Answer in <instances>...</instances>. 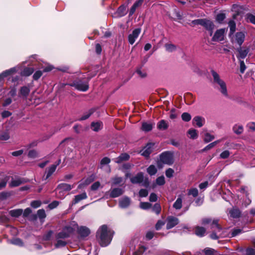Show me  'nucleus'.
<instances>
[{
    "mask_svg": "<svg viewBox=\"0 0 255 255\" xmlns=\"http://www.w3.org/2000/svg\"><path fill=\"white\" fill-rule=\"evenodd\" d=\"M113 235V232L108 229L106 225L101 227L97 232V238L100 245L106 247L111 243Z\"/></svg>",
    "mask_w": 255,
    "mask_h": 255,
    "instance_id": "obj_1",
    "label": "nucleus"
},
{
    "mask_svg": "<svg viewBox=\"0 0 255 255\" xmlns=\"http://www.w3.org/2000/svg\"><path fill=\"white\" fill-rule=\"evenodd\" d=\"M211 74L213 78V83L216 88L223 96L228 97L229 95L225 82L221 78L219 75L214 70L211 71Z\"/></svg>",
    "mask_w": 255,
    "mask_h": 255,
    "instance_id": "obj_2",
    "label": "nucleus"
},
{
    "mask_svg": "<svg viewBox=\"0 0 255 255\" xmlns=\"http://www.w3.org/2000/svg\"><path fill=\"white\" fill-rule=\"evenodd\" d=\"M74 229H75V228H72L71 227H66L57 235V242L55 245L56 248L62 247L66 245V242L62 239L69 237L73 233Z\"/></svg>",
    "mask_w": 255,
    "mask_h": 255,
    "instance_id": "obj_3",
    "label": "nucleus"
},
{
    "mask_svg": "<svg viewBox=\"0 0 255 255\" xmlns=\"http://www.w3.org/2000/svg\"><path fill=\"white\" fill-rule=\"evenodd\" d=\"M160 161L163 163L171 165L174 162L173 154L170 152H165L160 156Z\"/></svg>",
    "mask_w": 255,
    "mask_h": 255,
    "instance_id": "obj_4",
    "label": "nucleus"
},
{
    "mask_svg": "<svg viewBox=\"0 0 255 255\" xmlns=\"http://www.w3.org/2000/svg\"><path fill=\"white\" fill-rule=\"evenodd\" d=\"M76 226L77 227L76 228H75V229L73 230V232L74 231L77 230L78 232V233L82 237H87L90 233V230L88 228L84 226H81L80 228H79L78 225L74 222L71 223V225L69 227H71L72 228H75V227H76Z\"/></svg>",
    "mask_w": 255,
    "mask_h": 255,
    "instance_id": "obj_5",
    "label": "nucleus"
},
{
    "mask_svg": "<svg viewBox=\"0 0 255 255\" xmlns=\"http://www.w3.org/2000/svg\"><path fill=\"white\" fill-rule=\"evenodd\" d=\"M211 229H214V231L210 235L211 238L213 240L218 239L221 236V234L219 233L221 229L218 224L217 220H213Z\"/></svg>",
    "mask_w": 255,
    "mask_h": 255,
    "instance_id": "obj_6",
    "label": "nucleus"
},
{
    "mask_svg": "<svg viewBox=\"0 0 255 255\" xmlns=\"http://www.w3.org/2000/svg\"><path fill=\"white\" fill-rule=\"evenodd\" d=\"M245 39V34L243 32H238L232 37V42L237 43L239 46L243 43Z\"/></svg>",
    "mask_w": 255,
    "mask_h": 255,
    "instance_id": "obj_7",
    "label": "nucleus"
},
{
    "mask_svg": "<svg viewBox=\"0 0 255 255\" xmlns=\"http://www.w3.org/2000/svg\"><path fill=\"white\" fill-rule=\"evenodd\" d=\"M72 86L78 90L83 92L86 91L89 88L88 82H83L81 81L74 82Z\"/></svg>",
    "mask_w": 255,
    "mask_h": 255,
    "instance_id": "obj_8",
    "label": "nucleus"
},
{
    "mask_svg": "<svg viewBox=\"0 0 255 255\" xmlns=\"http://www.w3.org/2000/svg\"><path fill=\"white\" fill-rule=\"evenodd\" d=\"M140 32V28H136L132 31L131 33L128 35V40L130 44H133L134 43Z\"/></svg>",
    "mask_w": 255,
    "mask_h": 255,
    "instance_id": "obj_9",
    "label": "nucleus"
},
{
    "mask_svg": "<svg viewBox=\"0 0 255 255\" xmlns=\"http://www.w3.org/2000/svg\"><path fill=\"white\" fill-rule=\"evenodd\" d=\"M154 144L149 143L141 151V155L148 157L153 150Z\"/></svg>",
    "mask_w": 255,
    "mask_h": 255,
    "instance_id": "obj_10",
    "label": "nucleus"
},
{
    "mask_svg": "<svg viewBox=\"0 0 255 255\" xmlns=\"http://www.w3.org/2000/svg\"><path fill=\"white\" fill-rule=\"evenodd\" d=\"M237 51L238 52V55L237 57L241 60V59H244L247 56L249 49L247 47H243L238 48Z\"/></svg>",
    "mask_w": 255,
    "mask_h": 255,
    "instance_id": "obj_11",
    "label": "nucleus"
},
{
    "mask_svg": "<svg viewBox=\"0 0 255 255\" xmlns=\"http://www.w3.org/2000/svg\"><path fill=\"white\" fill-rule=\"evenodd\" d=\"M225 32V29H220L217 30L212 38L213 40L219 41L223 40Z\"/></svg>",
    "mask_w": 255,
    "mask_h": 255,
    "instance_id": "obj_12",
    "label": "nucleus"
},
{
    "mask_svg": "<svg viewBox=\"0 0 255 255\" xmlns=\"http://www.w3.org/2000/svg\"><path fill=\"white\" fill-rule=\"evenodd\" d=\"M143 180L144 176L142 172L138 173L135 176L130 178V181L133 184L141 183Z\"/></svg>",
    "mask_w": 255,
    "mask_h": 255,
    "instance_id": "obj_13",
    "label": "nucleus"
},
{
    "mask_svg": "<svg viewBox=\"0 0 255 255\" xmlns=\"http://www.w3.org/2000/svg\"><path fill=\"white\" fill-rule=\"evenodd\" d=\"M130 204V199L129 198L125 196L119 200V206L122 208L128 207Z\"/></svg>",
    "mask_w": 255,
    "mask_h": 255,
    "instance_id": "obj_14",
    "label": "nucleus"
},
{
    "mask_svg": "<svg viewBox=\"0 0 255 255\" xmlns=\"http://www.w3.org/2000/svg\"><path fill=\"white\" fill-rule=\"evenodd\" d=\"M179 223L178 219L177 218L170 217L167 219V223L166 227L168 229H171L177 225Z\"/></svg>",
    "mask_w": 255,
    "mask_h": 255,
    "instance_id": "obj_15",
    "label": "nucleus"
},
{
    "mask_svg": "<svg viewBox=\"0 0 255 255\" xmlns=\"http://www.w3.org/2000/svg\"><path fill=\"white\" fill-rule=\"evenodd\" d=\"M124 193V190L119 188H115L111 189L110 192V197L111 198H116L120 196Z\"/></svg>",
    "mask_w": 255,
    "mask_h": 255,
    "instance_id": "obj_16",
    "label": "nucleus"
},
{
    "mask_svg": "<svg viewBox=\"0 0 255 255\" xmlns=\"http://www.w3.org/2000/svg\"><path fill=\"white\" fill-rule=\"evenodd\" d=\"M193 125L198 127H202L205 124V119L199 116L195 117L192 121Z\"/></svg>",
    "mask_w": 255,
    "mask_h": 255,
    "instance_id": "obj_17",
    "label": "nucleus"
},
{
    "mask_svg": "<svg viewBox=\"0 0 255 255\" xmlns=\"http://www.w3.org/2000/svg\"><path fill=\"white\" fill-rule=\"evenodd\" d=\"M30 92V86H26L22 87L19 91V96L26 98Z\"/></svg>",
    "mask_w": 255,
    "mask_h": 255,
    "instance_id": "obj_18",
    "label": "nucleus"
},
{
    "mask_svg": "<svg viewBox=\"0 0 255 255\" xmlns=\"http://www.w3.org/2000/svg\"><path fill=\"white\" fill-rule=\"evenodd\" d=\"M129 159V155L126 153H124L121 154L118 157L114 159L115 162L118 163H120L123 161H127Z\"/></svg>",
    "mask_w": 255,
    "mask_h": 255,
    "instance_id": "obj_19",
    "label": "nucleus"
},
{
    "mask_svg": "<svg viewBox=\"0 0 255 255\" xmlns=\"http://www.w3.org/2000/svg\"><path fill=\"white\" fill-rule=\"evenodd\" d=\"M73 187L70 184L66 183H61L58 186L56 190H61L66 192L71 190Z\"/></svg>",
    "mask_w": 255,
    "mask_h": 255,
    "instance_id": "obj_20",
    "label": "nucleus"
},
{
    "mask_svg": "<svg viewBox=\"0 0 255 255\" xmlns=\"http://www.w3.org/2000/svg\"><path fill=\"white\" fill-rule=\"evenodd\" d=\"M233 130L235 133L238 135L241 134L244 131L243 126L240 124H235L233 127Z\"/></svg>",
    "mask_w": 255,
    "mask_h": 255,
    "instance_id": "obj_21",
    "label": "nucleus"
},
{
    "mask_svg": "<svg viewBox=\"0 0 255 255\" xmlns=\"http://www.w3.org/2000/svg\"><path fill=\"white\" fill-rule=\"evenodd\" d=\"M201 25L204 26L209 30H212L214 28V24L213 22L211 20L206 19H203Z\"/></svg>",
    "mask_w": 255,
    "mask_h": 255,
    "instance_id": "obj_22",
    "label": "nucleus"
},
{
    "mask_svg": "<svg viewBox=\"0 0 255 255\" xmlns=\"http://www.w3.org/2000/svg\"><path fill=\"white\" fill-rule=\"evenodd\" d=\"M157 127L159 130H165L168 128V123L164 120H162L157 123Z\"/></svg>",
    "mask_w": 255,
    "mask_h": 255,
    "instance_id": "obj_23",
    "label": "nucleus"
},
{
    "mask_svg": "<svg viewBox=\"0 0 255 255\" xmlns=\"http://www.w3.org/2000/svg\"><path fill=\"white\" fill-rule=\"evenodd\" d=\"M87 198V194L85 192L82 193L81 194L76 195L72 202L73 204H75L80 202L81 200L85 199Z\"/></svg>",
    "mask_w": 255,
    "mask_h": 255,
    "instance_id": "obj_24",
    "label": "nucleus"
},
{
    "mask_svg": "<svg viewBox=\"0 0 255 255\" xmlns=\"http://www.w3.org/2000/svg\"><path fill=\"white\" fill-rule=\"evenodd\" d=\"M103 124L101 122H92L91 124V128L95 131H98L102 129Z\"/></svg>",
    "mask_w": 255,
    "mask_h": 255,
    "instance_id": "obj_25",
    "label": "nucleus"
},
{
    "mask_svg": "<svg viewBox=\"0 0 255 255\" xmlns=\"http://www.w3.org/2000/svg\"><path fill=\"white\" fill-rule=\"evenodd\" d=\"M16 71V68H12L9 70L4 71L1 74H0V80L4 77L13 74V73H15Z\"/></svg>",
    "mask_w": 255,
    "mask_h": 255,
    "instance_id": "obj_26",
    "label": "nucleus"
},
{
    "mask_svg": "<svg viewBox=\"0 0 255 255\" xmlns=\"http://www.w3.org/2000/svg\"><path fill=\"white\" fill-rule=\"evenodd\" d=\"M59 163H60V160L59 161L58 163H57L56 164H53L49 167V168L48 169V170H47V172L46 179L48 178L53 173V172L55 171L56 167H57V165L59 164Z\"/></svg>",
    "mask_w": 255,
    "mask_h": 255,
    "instance_id": "obj_27",
    "label": "nucleus"
},
{
    "mask_svg": "<svg viewBox=\"0 0 255 255\" xmlns=\"http://www.w3.org/2000/svg\"><path fill=\"white\" fill-rule=\"evenodd\" d=\"M24 182V180L20 178L12 179L10 183L11 187H16L20 185Z\"/></svg>",
    "mask_w": 255,
    "mask_h": 255,
    "instance_id": "obj_28",
    "label": "nucleus"
},
{
    "mask_svg": "<svg viewBox=\"0 0 255 255\" xmlns=\"http://www.w3.org/2000/svg\"><path fill=\"white\" fill-rule=\"evenodd\" d=\"M187 133L189 138L192 139H196L198 136L197 131L195 129H190L188 130Z\"/></svg>",
    "mask_w": 255,
    "mask_h": 255,
    "instance_id": "obj_29",
    "label": "nucleus"
},
{
    "mask_svg": "<svg viewBox=\"0 0 255 255\" xmlns=\"http://www.w3.org/2000/svg\"><path fill=\"white\" fill-rule=\"evenodd\" d=\"M230 216L233 218H238L240 215V212L239 209L233 208L229 211Z\"/></svg>",
    "mask_w": 255,
    "mask_h": 255,
    "instance_id": "obj_30",
    "label": "nucleus"
},
{
    "mask_svg": "<svg viewBox=\"0 0 255 255\" xmlns=\"http://www.w3.org/2000/svg\"><path fill=\"white\" fill-rule=\"evenodd\" d=\"M173 207L174 208H175L176 210H179L182 207V199L181 197H178L176 201L174 202V203L173 205Z\"/></svg>",
    "mask_w": 255,
    "mask_h": 255,
    "instance_id": "obj_31",
    "label": "nucleus"
},
{
    "mask_svg": "<svg viewBox=\"0 0 255 255\" xmlns=\"http://www.w3.org/2000/svg\"><path fill=\"white\" fill-rule=\"evenodd\" d=\"M195 232L196 235H197V236H200V237H202L204 235V234L206 232V230L203 227H197L195 228Z\"/></svg>",
    "mask_w": 255,
    "mask_h": 255,
    "instance_id": "obj_32",
    "label": "nucleus"
},
{
    "mask_svg": "<svg viewBox=\"0 0 255 255\" xmlns=\"http://www.w3.org/2000/svg\"><path fill=\"white\" fill-rule=\"evenodd\" d=\"M94 112V109H91L89 110L88 111L84 114V115L79 119V120L83 121L87 119Z\"/></svg>",
    "mask_w": 255,
    "mask_h": 255,
    "instance_id": "obj_33",
    "label": "nucleus"
},
{
    "mask_svg": "<svg viewBox=\"0 0 255 255\" xmlns=\"http://www.w3.org/2000/svg\"><path fill=\"white\" fill-rule=\"evenodd\" d=\"M22 213H23V211L22 209L13 210H11L9 212L10 215L12 217H19L22 214Z\"/></svg>",
    "mask_w": 255,
    "mask_h": 255,
    "instance_id": "obj_34",
    "label": "nucleus"
},
{
    "mask_svg": "<svg viewBox=\"0 0 255 255\" xmlns=\"http://www.w3.org/2000/svg\"><path fill=\"white\" fill-rule=\"evenodd\" d=\"M165 49L167 52H172L176 49V46L171 43H167L165 45Z\"/></svg>",
    "mask_w": 255,
    "mask_h": 255,
    "instance_id": "obj_35",
    "label": "nucleus"
},
{
    "mask_svg": "<svg viewBox=\"0 0 255 255\" xmlns=\"http://www.w3.org/2000/svg\"><path fill=\"white\" fill-rule=\"evenodd\" d=\"M153 126L150 123H143L141 128L143 131H148L152 129Z\"/></svg>",
    "mask_w": 255,
    "mask_h": 255,
    "instance_id": "obj_36",
    "label": "nucleus"
},
{
    "mask_svg": "<svg viewBox=\"0 0 255 255\" xmlns=\"http://www.w3.org/2000/svg\"><path fill=\"white\" fill-rule=\"evenodd\" d=\"M147 172L149 175H153L157 172V169L154 165H151L147 168Z\"/></svg>",
    "mask_w": 255,
    "mask_h": 255,
    "instance_id": "obj_37",
    "label": "nucleus"
},
{
    "mask_svg": "<svg viewBox=\"0 0 255 255\" xmlns=\"http://www.w3.org/2000/svg\"><path fill=\"white\" fill-rule=\"evenodd\" d=\"M222 140V139L217 140L209 144L203 149V151H206L211 149L212 148L214 147L217 144L220 142Z\"/></svg>",
    "mask_w": 255,
    "mask_h": 255,
    "instance_id": "obj_38",
    "label": "nucleus"
},
{
    "mask_svg": "<svg viewBox=\"0 0 255 255\" xmlns=\"http://www.w3.org/2000/svg\"><path fill=\"white\" fill-rule=\"evenodd\" d=\"M34 71V69L31 67L25 68L22 71V74L23 76H28L31 75Z\"/></svg>",
    "mask_w": 255,
    "mask_h": 255,
    "instance_id": "obj_39",
    "label": "nucleus"
},
{
    "mask_svg": "<svg viewBox=\"0 0 255 255\" xmlns=\"http://www.w3.org/2000/svg\"><path fill=\"white\" fill-rule=\"evenodd\" d=\"M215 138L214 135L210 134V133L207 132L205 134L204 140L206 142H209Z\"/></svg>",
    "mask_w": 255,
    "mask_h": 255,
    "instance_id": "obj_40",
    "label": "nucleus"
},
{
    "mask_svg": "<svg viewBox=\"0 0 255 255\" xmlns=\"http://www.w3.org/2000/svg\"><path fill=\"white\" fill-rule=\"evenodd\" d=\"M118 12L120 16H122L126 13V6L125 5L120 6L118 10Z\"/></svg>",
    "mask_w": 255,
    "mask_h": 255,
    "instance_id": "obj_41",
    "label": "nucleus"
},
{
    "mask_svg": "<svg viewBox=\"0 0 255 255\" xmlns=\"http://www.w3.org/2000/svg\"><path fill=\"white\" fill-rule=\"evenodd\" d=\"M182 120L184 122H189L191 119V115L188 113H183L181 115Z\"/></svg>",
    "mask_w": 255,
    "mask_h": 255,
    "instance_id": "obj_42",
    "label": "nucleus"
},
{
    "mask_svg": "<svg viewBox=\"0 0 255 255\" xmlns=\"http://www.w3.org/2000/svg\"><path fill=\"white\" fill-rule=\"evenodd\" d=\"M229 26L230 27L231 34H233V33L236 30V23H235V22L234 21H233V20L230 21L229 22Z\"/></svg>",
    "mask_w": 255,
    "mask_h": 255,
    "instance_id": "obj_43",
    "label": "nucleus"
},
{
    "mask_svg": "<svg viewBox=\"0 0 255 255\" xmlns=\"http://www.w3.org/2000/svg\"><path fill=\"white\" fill-rule=\"evenodd\" d=\"M139 207L142 209L146 210L151 208V204L148 202H141Z\"/></svg>",
    "mask_w": 255,
    "mask_h": 255,
    "instance_id": "obj_44",
    "label": "nucleus"
},
{
    "mask_svg": "<svg viewBox=\"0 0 255 255\" xmlns=\"http://www.w3.org/2000/svg\"><path fill=\"white\" fill-rule=\"evenodd\" d=\"M205 255H215L216 252L211 248H206L204 250Z\"/></svg>",
    "mask_w": 255,
    "mask_h": 255,
    "instance_id": "obj_45",
    "label": "nucleus"
},
{
    "mask_svg": "<svg viewBox=\"0 0 255 255\" xmlns=\"http://www.w3.org/2000/svg\"><path fill=\"white\" fill-rule=\"evenodd\" d=\"M247 19L248 21L255 24V15L251 14V13L247 14Z\"/></svg>",
    "mask_w": 255,
    "mask_h": 255,
    "instance_id": "obj_46",
    "label": "nucleus"
},
{
    "mask_svg": "<svg viewBox=\"0 0 255 255\" xmlns=\"http://www.w3.org/2000/svg\"><path fill=\"white\" fill-rule=\"evenodd\" d=\"M188 194L195 197L198 195V191L196 188H192L189 190Z\"/></svg>",
    "mask_w": 255,
    "mask_h": 255,
    "instance_id": "obj_47",
    "label": "nucleus"
},
{
    "mask_svg": "<svg viewBox=\"0 0 255 255\" xmlns=\"http://www.w3.org/2000/svg\"><path fill=\"white\" fill-rule=\"evenodd\" d=\"M152 210L157 214H159L161 211L160 205L158 203L155 204L152 208Z\"/></svg>",
    "mask_w": 255,
    "mask_h": 255,
    "instance_id": "obj_48",
    "label": "nucleus"
},
{
    "mask_svg": "<svg viewBox=\"0 0 255 255\" xmlns=\"http://www.w3.org/2000/svg\"><path fill=\"white\" fill-rule=\"evenodd\" d=\"M156 184L159 185H162L165 183L164 177L163 176L158 177L156 180Z\"/></svg>",
    "mask_w": 255,
    "mask_h": 255,
    "instance_id": "obj_49",
    "label": "nucleus"
},
{
    "mask_svg": "<svg viewBox=\"0 0 255 255\" xmlns=\"http://www.w3.org/2000/svg\"><path fill=\"white\" fill-rule=\"evenodd\" d=\"M37 156V152L35 150H31L28 152V156L30 158H34Z\"/></svg>",
    "mask_w": 255,
    "mask_h": 255,
    "instance_id": "obj_50",
    "label": "nucleus"
},
{
    "mask_svg": "<svg viewBox=\"0 0 255 255\" xmlns=\"http://www.w3.org/2000/svg\"><path fill=\"white\" fill-rule=\"evenodd\" d=\"M146 248L144 246H141L139 248L138 250L135 252L134 255H141L143 252L146 250Z\"/></svg>",
    "mask_w": 255,
    "mask_h": 255,
    "instance_id": "obj_51",
    "label": "nucleus"
},
{
    "mask_svg": "<svg viewBox=\"0 0 255 255\" xmlns=\"http://www.w3.org/2000/svg\"><path fill=\"white\" fill-rule=\"evenodd\" d=\"M37 216L40 219H44L46 217L45 211L41 209L37 211Z\"/></svg>",
    "mask_w": 255,
    "mask_h": 255,
    "instance_id": "obj_52",
    "label": "nucleus"
},
{
    "mask_svg": "<svg viewBox=\"0 0 255 255\" xmlns=\"http://www.w3.org/2000/svg\"><path fill=\"white\" fill-rule=\"evenodd\" d=\"M148 191L146 189H141L139 191V196L140 197H145L148 195Z\"/></svg>",
    "mask_w": 255,
    "mask_h": 255,
    "instance_id": "obj_53",
    "label": "nucleus"
},
{
    "mask_svg": "<svg viewBox=\"0 0 255 255\" xmlns=\"http://www.w3.org/2000/svg\"><path fill=\"white\" fill-rule=\"evenodd\" d=\"M230 155V153L228 150H225L220 154V157L223 159L228 158Z\"/></svg>",
    "mask_w": 255,
    "mask_h": 255,
    "instance_id": "obj_54",
    "label": "nucleus"
},
{
    "mask_svg": "<svg viewBox=\"0 0 255 255\" xmlns=\"http://www.w3.org/2000/svg\"><path fill=\"white\" fill-rule=\"evenodd\" d=\"M123 179L122 177H115L113 179V184L117 185L122 182Z\"/></svg>",
    "mask_w": 255,
    "mask_h": 255,
    "instance_id": "obj_55",
    "label": "nucleus"
},
{
    "mask_svg": "<svg viewBox=\"0 0 255 255\" xmlns=\"http://www.w3.org/2000/svg\"><path fill=\"white\" fill-rule=\"evenodd\" d=\"M225 18V15L223 13H220L217 15L216 20L219 22H222Z\"/></svg>",
    "mask_w": 255,
    "mask_h": 255,
    "instance_id": "obj_56",
    "label": "nucleus"
},
{
    "mask_svg": "<svg viewBox=\"0 0 255 255\" xmlns=\"http://www.w3.org/2000/svg\"><path fill=\"white\" fill-rule=\"evenodd\" d=\"M173 173L174 170L172 168H169L166 170L165 172V175L166 177L170 178L173 176Z\"/></svg>",
    "mask_w": 255,
    "mask_h": 255,
    "instance_id": "obj_57",
    "label": "nucleus"
},
{
    "mask_svg": "<svg viewBox=\"0 0 255 255\" xmlns=\"http://www.w3.org/2000/svg\"><path fill=\"white\" fill-rule=\"evenodd\" d=\"M58 193H57V196L58 198L60 199H63L65 196L66 192L61 190H57Z\"/></svg>",
    "mask_w": 255,
    "mask_h": 255,
    "instance_id": "obj_58",
    "label": "nucleus"
},
{
    "mask_svg": "<svg viewBox=\"0 0 255 255\" xmlns=\"http://www.w3.org/2000/svg\"><path fill=\"white\" fill-rule=\"evenodd\" d=\"M240 72L242 73H244L246 69V66L243 60H240Z\"/></svg>",
    "mask_w": 255,
    "mask_h": 255,
    "instance_id": "obj_59",
    "label": "nucleus"
},
{
    "mask_svg": "<svg viewBox=\"0 0 255 255\" xmlns=\"http://www.w3.org/2000/svg\"><path fill=\"white\" fill-rule=\"evenodd\" d=\"M9 138V135L7 132H4L0 135V139L1 140H7Z\"/></svg>",
    "mask_w": 255,
    "mask_h": 255,
    "instance_id": "obj_60",
    "label": "nucleus"
},
{
    "mask_svg": "<svg viewBox=\"0 0 255 255\" xmlns=\"http://www.w3.org/2000/svg\"><path fill=\"white\" fill-rule=\"evenodd\" d=\"M111 161V160L108 157H104L101 161V165H106L109 164Z\"/></svg>",
    "mask_w": 255,
    "mask_h": 255,
    "instance_id": "obj_61",
    "label": "nucleus"
},
{
    "mask_svg": "<svg viewBox=\"0 0 255 255\" xmlns=\"http://www.w3.org/2000/svg\"><path fill=\"white\" fill-rule=\"evenodd\" d=\"M170 118L171 119H175L177 118V114L176 113V111H175V110L173 109L171 110L170 112Z\"/></svg>",
    "mask_w": 255,
    "mask_h": 255,
    "instance_id": "obj_62",
    "label": "nucleus"
},
{
    "mask_svg": "<svg viewBox=\"0 0 255 255\" xmlns=\"http://www.w3.org/2000/svg\"><path fill=\"white\" fill-rule=\"evenodd\" d=\"M248 128L252 131L255 130V123L254 122H250L247 124Z\"/></svg>",
    "mask_w": 255,
    "mask_h": 255,
    "instance_id": "obj_63",
    "label": "nucleus"
},
{
    "mask_svg": "<svg viewBox=\"0 0 255 255\" xmlns=\"http://www.w3.org/2000/svg\"><path fill=\"white\" fill-rule=\"evenodd\" d=\"M246 255H255V251L253 248H248L246 250Z\"/></svg>",
    "mask_w": 255,
    "mask_h": 255,
    "instance_id": "obj_64",
    "label": "nucleus"
}]
</instances>
